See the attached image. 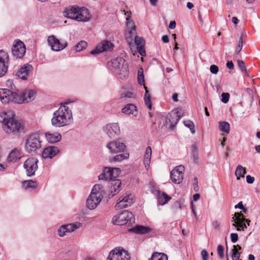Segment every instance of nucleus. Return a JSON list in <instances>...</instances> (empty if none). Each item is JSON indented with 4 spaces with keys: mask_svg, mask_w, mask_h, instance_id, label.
<instances>
[{
    "mask_svg": "<svg viewBox=\"0 0 260 260\" xmlns=\"http://www.w3.org/2000/svg\"><path fill=\"white\" fill-rule=\"evenodd\" d=\"M73 121L71 109L66 104H61L54 111L51 119V124L55 127H61L71 124Z\"/></svg>",
    "mask_w": 260,
    "mask_h": 260,
    "instance_id": "obj_1",
    "label": "nucleus"
},
{
    "mask_svg": "<svg viewBox=\"0 0 260 260\" xmlns=\"http://www.w3.org/2000/svg\"><path fill=\"white\" fill-rule=\"evenodd\" d=\"M14 113L12 111L0 113V122L3 124L4 130L7 133H11L19 131L21 123L14 118Z\"/></svg>",
    "mask_w": 260,
    "mask_h": 260,
    "instance_id": "obj_2",
    "label": "nucleus"
},
{
    "mask_svg": "<svg viewBox=\"0 0 260 260\" xmlns=\"http://www.w3.org/2000/svg\"><path fill=\"white\" fill-rule=\"evenodd\" d=\"M125 60L121 57H117L107 62L109 69L115 74L119 75V78L123 79L128 76V67L125 63Z\"/></svg>",
    "mask_w": 260,
    "mask_h": 260,
    "instance_id": "obj_3",
    "label": "nucleus"
},
{
    "mask_svg": "<svg viewBox=\"0 0 260 260\" xmlns=\"http://www.w3.org/2000/svg\"><path fill=\"white\" fill-rule=\"evenodd\" d=\"M42 141L39 133H34L28 135L25 140V150L30 154H36L42 148Z\"/></svg>",
    "mask_w": 260,
    "mask_h": 260,
    "instance_id": "obj_4",
    "label": "nucleus"
},
{
    "mask_svg": "<svg viewBox=\"0 0 260 260\" xmlns=\"http://www.w3.org/2000/svg\"><path fill=\"white\" fill-rule=\"evenodd\" d=\"M135 218L132 212L124 210L119 214L114 216L112 218L113 224L116 225H124L134 223Z\"/></svg>",
    "mask_w": 260,
    "mask_h": 260,
    "instance_id": "obj_5",
    "label": "nucleus"
},
{
    "mask_svg": "<svg viewBox=\"0 0 260 260\" xmlns=\"http://www.w3.org/2000/svg\"><path fill=\"white\" fill-rule=\"evenodd\" d=\"M128 252L122 247H115L109 253L107 260H130Z\"/></svg>",
    "mask_w": 260,
    "mask_h": 260,
    "instance_id": "obj_6",
    "label": "nucleus"
},
{
    "mask_svg": "<svg viewBox=\"0 0 260 260\" xmlns=\"http://www.w3.org/2000/svg\"><path fill=\"white\" fill-rule=\"evenodd\" d=\"M120 170L117 168L104 167L103 173L99 176V180L112 181L119 175Z\"/></svg>",
    "mask_w": 260,
    "mask_h": 260,
    "instance_id": "obj_7",
    "label": "nucleus"
},
{
    "mask_svg": "<svg viewBox=\"0 0 260 260\" xmlns=\"http://www.w3.org/2000/svg\"><path fill=\"white\" fill-rule=\"evenodd\" d=\"M34 68L29 63H25L16 72V75L20 79L26 80L32 75Z\"/></svg>",
    "mask_w": 260,
    "mask_h": 260,
    "instance_id": "obj_8",
    "label": "nucleus"
},
{
    "mask_svg": "<svg viewBox=\"0 0 260 260\" xmlns=\"http://www.w3.org/2000/svg\"><path fill=\"white\" fill-rule=\"evenodd\" d=\"M38 160L37 158L30 157L24 162L23 167L26 170L28 176H31L35 174L38 169Z\"/></svg>",
    "mask_w": 260,
    "mask_h": 260,
    "instance_id": "obj_9",
    "label": "nucleus"
},
{
    "mask_svg": "<svg viewBox=\"0 0 260 260\" xmlns=\"http://www.w3.org/2000/svg\"><path fill=\"white\" fill-rule=\"evenodd\" d=\"M106 147L111 153H121L126 149L125 145L119 140L113 141L108 143Z\"/></svg>",
    "mask_w": 260,
    "mask_h": 260,
    "instance_id": "obj_10",
    "label": "nucleus"
},
{
    "mask_svg": "<svg viewBox=\"0 0 260 260\" xmlns=\"http://www.w3.org/2000/svg\"><path fill=\"white\" fill-rule=\"evenodd\" d=\"M133 203V196L131 193H126L119 198L115 208L116 209L127 208L131 206Z\"/></svg>",
    "mask_w": 260,
    "mask_h": 260,
    "instance_id": "obj_11",
    "label": "nucleus"
},
{
    "mask_svg": "<svg viewBox=\"0 0 260 260\" xmlns=\"http://www.w3.org/2000/svg\"><path fill=\"white\" fill-rule=\"evenodd\" d=\"M184 167L177 166L170 173V176L172 182L175 184H179L183 179Z\"/></svg>",
    "mask_w": 260,
    "mask_h": 260,
    "instance_id": "obj_12",
    "label": "nucleus"
},
{
    "mask_svg": "<svg viewBox=\"0 0 260 260\" xmlns=\"http://www.w3.org/2000/svg\"><path fill=\"white\" fill-rule=\"evenodd\" d=\"M104 131L110 138H115L120 134V127L117 123L107 124Z\"/></svg>",
    "mask_w": 260,
    "mask_h": 260,
    "instance_id": "obj_13",
    "label": "nucleus"
},
{
    "mask_svg": "<svg viewBox=\"0 0 260 260\" xmlns=\"http://www.w3.org/2000/svg\"><path fill=\"white\" fill-rule=\"evenodd\" d=\"M47 42L51 49H53L54 47H56L57 49H65L68 46L66 42H60L53 35L48 37Z\"/></svg>",
    "mask_w": 260,
    "mask_h": 260,
    "instance_id": "obj_14",
    "label": "nucleus"
},
{
    "mask_svg": "<svg viewBox=\"0 0 260 260\" xmlns=\"http://www.w3.org/2000/svg\"><path fill=\"white\" fill-rule=\"evenodd\" d=\"M94 193H90L86 200V206L90 210L95 209L101 202L102 198L98 195H94Z\"/></svg>",
    "mask_w": 260,
    "mask_h": 260,
    "instance_id": "obj_15",
    "label": "nucleus"
},
{
    "mask_svg": "<svg viewBox=\"0 0 260 260\" xmlns=\"http://www.w3.org/2000/svg\"><path fill=\"white\" fill-rule=\"evenodd\" d=\"M13 91L11 90L0 89V101L4 104L12 103Z\"/></svg>",
    "mask_w": 260,
    "mask_h": 260,
    "instance_id": "obj_16",
    "label": "nucleus"
},
{
    "mask_svg": "<svg viewBox=\"0 0 260 260\" xmlns=\"http://www.w3.org/2000/svg\"><path fill=\"white\" fill-rule=\"evenodd\" d=\"M181 118L180 115L178 112L172 113L167 117L166 124L169 125V127L173 129Z\"/></svg>",
    "mask_w": 260,
    "mask_h": 260,
    "instance_id": "obj_17",
    "label": "nucleus"
},
{
    "mask_svg": "<svg viewBox=\"0 0 260 260\" xmlns=\"http://www.w3.org/2000/svg\"><path fill=\"white\" fill-rule=\"evenodd\" d=\"M90 20V15L87 9L84 8H79L75 20L86 22Z\"/></svg>",
    "mask_w": 260,
    "mask_h": 260,
    "instance_id": "obj_18",
    "label": "nucleus"
},
{
    "mask_svg": "<svg viewBox=\"0 0 260 260\" xmlns=\"http://www.w3.org/2000/svg\"><path fill=\"white\" fill-rule=\"evenodd\" d=\"M59 149L55 146H50L44 149L42 152V156L44 158H51L58 152Z\"/></svg>",
    "mask_w": 260,
    "mask_h": 260,
    "instance_id": "obj_19",
    "label": "nucleus"
},
{
    "mask_svg": "<svg viewBox=\"0 0 260 260\" xmlns=\"http://www.w3.org/2000/svg\"><path fill=\"white\" fill-rule=\"evenodd\" d=\"M129 231L138 235H145L150 233L152 229L149 226L138 225L130 229Z\"/></svg>",
    "mask_w": 260,
    "mask_h": 260,
    "instance_id": "obj_20",
    "label": "nucleus"
},
{
    "mask_svg": "<svg viewBox=\"0 0 260 260\" xmlns=\"http://www.w3.org/2000/svg\"><path fill=\"white\" fill-rule=\"evenodd\" d=\"M79 8L77 6H70L64 10L63 15L69 18L75 20Z\"/></svg>",
    "mask_w": 260,
    "mask_h": 260,
    "instance_id": "obj_21",
    "label": "nucleus"
},
{
    "mask_svg": "<svg viewBox=\"0 0 260 260\" xmlns=\"http://www.w3.org/2000/svg\"><path fill=\"white\" fill-rule=\"evenodd\" d=\"M21 156L20 151L17 148H15L9 154L7 161L9 162H16L20 159Z\"/></svg>",
    "mask_w": 260,
    "mask_h": 260,
    "instance_id": "obj_22",
    "label": "nucleus"
},
{
    "mask_svg": "<svg viewBox=\"0 0 260 260\" xmlns=\"http://www.w3.org/2000/svg\"><path fill=\"white\" fill-rule=\"evenodd\" d=\"M110 191L112 197L117 194L121 190V181L119 179H114L111 181Z\"/></svg>",
    "mask_w": 260,
    "mask_h": 260,
    "instance_id": "obj_23",
    "label": "nucleus"
},
{
    "mask_svg": "<svg viewBox=\"0 0 260 260\" xmlns=\"http://www.w3.org/2000/svg\"><path fill=\"white\" fill-rule=\"evenodd\" d=\"M121 111L123 113L127 115H133L136 117L138 114L136 106L134 104H128L124 107H123Z\"/></svg>",
    "mask_w": 260,
    "mask_h": 260,
    "instance_id": "obj_24",
    "label": "nucleus"
},
{
    "mask_svg": "<svg viewBox=\"0 0 260 260\" xmlns=\"http://www.w3.org/2000/svg\"><path fill=\"white\" fill-rule=\"evenodd\" d=\"M24 95V101L25 103H28L33 101L36 97V92L31 89H25L22 91Z\"/></svg>",
    "mask_w": 260,
    "mask_h": 260,
    "instance_id": "obj_25",
    "label": "nucleus"
},
{
    "mask_svg": "<svg viewBox=\"0 0 260 260\" xmlns=\"http://www.w3.org/2000/svg\"><path fill=\"white\" fill-rule=\"evenodd\" d=\"M45 136L47 141L51 143L59 142L61 139V135L58 133H46Z\"/></svg>",
    "mask_w": 260,
    "mask_h": 260,
    "instance_id": "obj_26",
    "label": "nucleus"
},
{
    "mask_svg": "<svg viewBox=\"0 0 260 260\" xmlns=\"http://www.w3.org/2000/svg\"><path fill=\"white\" fill-rule=\"evenodd\" d=\"M24 95H23L22 91L21 92H13L12 96V103L15 104H22L24 103Z\"/></svg>",
    "mask_w": 260,
    "mask_h": 260,
    "instance_id": "obj_27",
    "label": "nucleus"
},
{
    "mask_svg": "<svg viewBox=\"0 0 260 260\" xmlns=\"http://www.w3.org/2000/svg\"><path fill=\"white\" fill-rule=\"evenodd\" d=\"M136 31L129 30H126L125 32V39L126 42L128 44L129 47L132 49V47L134 46L133 45V41L134 38H135V36H136Z\"/></svg>",
    "mask_w": 260,
    "mask_h": 260,
    "instance_id": "obj_28",
    "label": "nucleus"
},
{
    "mask_svg": "<svg viewBox=\"0 0 260 260\" xmlns=\"http://www.w3.org/2000/svg\"><path fill=\"white\" fill-rule=\"evenodd\" d=\"M151 153V148L150 146L147 147L144 157V164L147 170L150 165Z\"/></svg>",
    "mask_w": 260,
    "mask_h": 260,
    "instance_id": "obj_29",
    "label": "nucleus"
},
{
    "mask_svg": "<svg viewBox=\"0 0 260 260\" xmlns=\"http://www.w3.org/2000/svg\"><path fill=\"white\" fill-rule=\"evenodd\" d=\"M171 198L167 195V194L165 192H162L161 194H160V192L158 195V202L159 204L161 205H164L167 204L170 200Z\"/></svg>",
    "mask_w": 260,
    "mask_h": 260,
    "instance_id": "obj_30",
    "label": "nucleus"
},
{
    "mask_svg": "<svg viewBox=\"0 0 260 260\" xmlns=\"http://www.w3.org/2000/svg\"><path fill=\"white\" fill-rule=\"evenodd\" d=\"M114 47V44L110 41L105 40L98 44L95 49H112Z\"/></svg>",
    "mask_w": 260,
    "mask_h": 260,
    "instance_id": "obj_31",
    "label": "nucleus"
},
{
    "mask_svg": "<svg viewBox=\"0 0 260 260\" xmlns=\"http://www.w3.org/2000/svg\"><path fill=\"white\" fill-rule=\"evenodd\" d=\"M144 89L145 90V93L144 97L145 103V105L148 107V108L149 110H151V108H152V104H151V100H150L151 95L149 93V90L146 86H144Z\"/></svg>",
    "mask_w": 260,
    "mask_h": 260,
    "instance_id": "obj_32",
    "label": "nucleus"
},
{
    "mask_svg": "<svg viewBox=\"0 0 260 260\" xmlns=\"http://www.w3.org/2000/svg\"><path fill=\"white\" fill-rule=\"evenodd\" d=\"M145 44V42L143 38L138 36H135L133 45H136L137 46V49H144Z\"/></svg>",
    "mask_w": 260,
    "mask_h": 260,
    "instance_id": "obj_33",
    "label": "nucleus"
},
{
    "mask_svg": "<svg viewBox=\"0 0 260 260\" xmlns=\"http://www.w3.org/2000/svg\"><path fill=\"white\" fill-rule=\"evenodd\" d=\"M103 186L101 184H95L93 187L91 193H94V195L103 198Z\"/></svg>",
    "mask_w": 260,
    "mask_h": 260,
    "instance_id": "obj_34",
    "label": "nucleus"
},
{
    "mask_svg": "<svg viewBox=\"0 0 260 260\" xmlns=\"http://www.w3.org/2000/svg\"><path fill=\"white\" fill-rule=\"evenodd\" d=\"M246 173L245 169L241 165H238L235 171V175L237 179L239 180L241 177H244Z\"/></svg>",
    "mask_w": 260,
    "mask_h": 260,
    "instance_id": "obj_35",
    "label": "nucleus"
},
{
    "mask_svg": "<svg viewBox=\"0 0 260 260\" xmlns=\"http://www.w3.org/2000/svg\"><path fill=\"white\" fill-rule=\"evenodd\" d=\"M129 156V154L127 153H122L117 154L114 157L110 158V161H121L124 159H127Z\"/></svg>",
    "mask_w": 260,
    "mask_h": 260,
    "instance_id": "obj_36",
    "label": "nucleus"
},
{
    "mask_svg": "<svg viewBox=\"0 0 260 260\" xmlns=\"http://www.w3.org/2000/svg\"><path fill=\"white\" fill-rule=\"evenodd\" d=\"M81 223L80 222H76L74 223H70L65 224L67 231L68 233H71L77 229L79 228L81 226Z\"/></svg>",
    "mask_w": 260,
    "mask_h": 260,
    "instance_id": "obj_37",
    "label": "nucleus"
},
{
    "mask_svg": "<svg viewBox=\"0 0 260 260\" xmlns=\"http://www.w3.org/2000/svg\"><path fill=\"white\" fill-rule=\"evenodd\" d=\"M151 260H168V256L164 253L154 252L151 256Z\"/></svg>",
    "mask_w": 260,
    "mask_h": 260,
    "instance_id": "obj_38",
    "label": "nucleus"
},
{
    "mask_svg": "<svg viewBox=\"0 0 260 260\" xmlns=\"http://www.w3.org/2000/svg\"><path fill=\"white\" fill-rule=\"evenodd\" d=\"M9 57L8 53L4 50H0V63H9Z\"/></svg>",
    "mask_w": 260,
    "mask_h": 260,
    "instance_id": "obj_39",
    "label": "nucleus"
},
{
    "mask_svg": "<svg viewBox=\"0 0 260 260\" xmlns=\"http://www.w3.org/2000/svg\"><path fill=\"white\" fill-rule=\"evenodd\" d=\"M242 219H238L237 222H234L233 223V226L237 227L238 231H244L247 229L246 224L244 222L241 221Z\"/></svg>",
    "mask_w": 260,
    "mask_h": 260,
    "instance_id": "obj_40",
    "label": "nucleus"
},
{
    "mask_svg": "<svg viewBox=\"0 0 260 260\" xmlns=\"http://www.w3.org/2000/svg\"><path fill=\"white\" fill-rule=\"evenodd\" d=\"M23 186L25 189L28 188H35L37 186V182L31 180H28L23 182Z\"/></svg>",
    "mask_w": 260,
    "mask_h": 260,
    "instance_id": "obj_41",
    "label": "nucleus"
},
{
    "mask_svg": "<svg viewBox=\"0 0 260 260\" xmlns=\"http://www.w3.org/2000/svg\"><path fill=\"white\" fill-rule=\"evenodd\" d=\"M220 131L229 134L230 132V124L228 122H222L219 123Z\"/></svg>",
    "mask_w": 260,
    "mask_h": 260,
    "instance_id": "obj_42",
    "label": "nucleus"
},
{
    "mask_svg": "<svg viewBox=\"0 0 260 260\" xmlns=\"http://www.w3.org/2000/svg\"><path fill=\"white\" fill-rule=\"evenodd\" d=\"M12 54L16 58H22L24 55L26 50H11Z\"/></svg>",
    "mask_w": 260,
    "mask_h": 260,
    "instance_id": "obj_43",
    "label": "nucleus"
},
{
    "mask_svg": "<svg viewBox=\"0 0 260 260\" xmlns=\"http://www.w3.org/2000/svg\"><path fill=\"white\" fill-rule=\"evenodd\" d=\"M12 49H26L25 44L20 40H16L13 44Z\"/></svg>",
    "mask_w": 260,
    "mask_h": 260,
    "instance_id": "obj_44",
    "label": "nucleus"
},
{
    "mask_svg": "<svg viewBox=\"0 0 260 260\" xmlns=\"http://www.w3.org/2000/svg\"><path fill=\"white\" fill-rule=\"evenodd\" d=\"M138 81L140 85H144V86H145L144 85L145 79L143 74V70L142 68L140 69L138 72Z\"/></svg>",
    "mask_w": 260,
    "mask_h": 260,
    "instance_id": "obj_45",
    "label": "nucleus"
},
{
    "mask_svg": "<svg viewBox=\"0 0 260 260\" xmlns=\"http://www.w3.org/2000/svg\"><path fill=\"white\" fill-rule=\"evenodd\" d=\"M126 29L127 30L136 31V26L134 22L128 18H126Z\"/></svg>",
    "mask_w": 260,
    "mask_h": 260,
    "instance_id": "obj_46",
    "label": "nucleus"
},
{
    "mask_svg": "<svg viewBox=\"0 0 260 260\" xmlns=\"http://www.w3.org/2000/svg\"><path fill=\"white\" fill-rule=\"evenodd\" d=\"M237 63L238 67L241 70V72L243 73H244L246 76L248 77L249 76V75L245 68L244 62L242 60L238 59Z\"/></svg>",
    "mask_w": 260,
    "mask_h": 260,
    "instance_id": "obj_47",
    "label": "nucleus"
},
{
    "mask_svg": "<svg viewBox=\"0 0 260 260\" xmlns=\"http://www.w3.org/2000/svg\"><path fill=\"white\" fill-rule=\"evenodd\" d=\"M9 63H0V77L6 75L8 70Z\"/></svg>",
    "mask_w": 260,
    "mask_h": 260,
    "instance_id": "obj_48",
    "label": "nucleus"
},
{
    "mask_svg": "<svg viewBox=\"0 0 260 260\" xmlns=\"http://www.w3.org/2000/svg\"><path fill=\"white\" fill-rule=\"evenodd\" d=\"M58 235L60 237H63L68 233L65 225L60 226L57 230Z\"/></svg>",
    "mask_w": 260,
    "mask_h": 260,
    "instance_id": "obj_49",
    "label": "nucleus"
},
{
    "mask_svg": "<svg viewBox=\"0 0 260 260\" xmlns=\"http://www.w3.org/2000/svg\"><path fill=\"white\" fill-rule=\"evenodd\" d=\"M184 124L185 126L189 128L192 134L195 132L194 130V125L192 121L190 120L185 121H184Z\"/></svg>",
    "mask_w": 260,
    "mask_h": 260,
    "instance_id": "obj_50",
    "label": "nucleus"
},
{
    "mask_svg": "<svg viewBox=\"0 0 260 260\" xmlns=\"http://www.w3.org/2000/svg\"><path fill=\"white\" fill-rule=\"evenodd\" d=\"M121 98H133L135 97L133 92L129 91H125L121 93Z\"/></svg>",
    "mask_w": 260,
    "mask_h": 260,
    "instance_id": "obj_51",
    "label": "nucleus"
},
{
    "mask_svg": "<svg viewBox=\"0 0 260 260\" xmlns=\"http://www.w3.org/2000/svg\"><path fill=\"white\" fill-rule=\"evenodd\" d=\"M243 218H244V217L242 213H235L234 217L232 218V221L234 222H237L238 219H242Z\"/></svg>",
    "mask_w": 260,
    "mask_h": 260,
    "instance_id": "obj_52",
    "label": "nucleus"
},
{
    "mask_svg": "<svg viewBox=\"0 0 260 260\" xmlns=\"http://www.w3.org/2000/svg\"><path fill=\"white\" fill-rule=\"evenodd\" d=\"M75 47L77 49H86L87 43L84 41H81L76 44Z\"/></svg>",
    "mask_w": 260,
    "mask_h": 260,
    "instance_id": "obj_53",
    "label": "nucleus"
},
{
    "mask_svg": "<svg viewBox=\"0 0 260 260\" xmlns=\"http://www.w3.org/2000/svg\"><path fill=\"white\" fill-rule=\"evenodd\" d=\"M233 252L232 255V257L233 260H239L240 256V252H239L237 250L233 249Z\"/></svg>",
    "mask_w": 260,
    "mask_h": 260,
    "instance_id": "obj_54",
    "label": "nucleus"
},
{
    "mask_svg": "<svg viewBox=\"0 0 260 260\" xmlns=\"http://www.w3.org/2000/svg\"><path fill=\"white\" fill-rule=\"evenodd\" d=\"M224 247L221 245H219L217 247V254L220 258L223 257Z\"/></svg>",
    "mask_w": 260,
    "mask_h": 260,
    "instance_id": "obj_55",
    "label": "nucleus"
},
{
    "mask_svg": "<svg viewBox=\"0 0 260 260\" xmlns=\"http://www.w3.org/2000/svg\"><path fill=\"white\" fill-rule=\"evenodd\" d=\"M221 97H222V99H221L222 102L225 104V103H228V102L229 100L230 94L227 92H226V93L223 92L221 94Z\"/></svg>",
    "mask_w": 260,
    "mask_h": 260,
    "instance_id": "obj_56",
    "label": "nucleus"
},
{
    "mask_svg": "<svg viewBox=\"0 0 260 260\" xmlns=\"http://www.w3.org/2000/svg\"><path fill=\"white\" fill-rule=\"evenodd\" d=\"M210 70L212 74H216L219 70L218 67L217 66L212 64L210 66Z\"/></svg>",
    "mask_w": 260,
    "mask_h": 260,
    "instance_id": "obj_57",
    "label": "nucleus"
},
{
    "mask_svg": "<svg viewBox=\"0 0 260 260\" xmlns=\"http://www.w3.org/2000/svg\"><path fill=\"white\" fill-rule=\"evenodd\" d=\"M231 241L235 243L237 241L238 239V235L237 233H232L231 234Z\"/></svg>",
    "mask_w": 260,
    "mask_h": 260,
    "instance_id": "obj_58",
    "label": "nucleus"
},
{
    "mask_svg": "<svg viewBox=\"0 0 260 260\" xmlns=\"http://www.w3.org/2000/svg\"><path fill=\"white\" fill-rule=\"evenodd\" d=\"M107 50H92L90 53L92 55H96Z\"/></svg>",
    "mask_w": 260,
    "mask_h": 260,
    "instance_id": "obj_59",
    "label": "nucleus"
},
{
    "mask_svg": "<svg viewBox=\"0 0 260 260\" xmlns=\"http://www.w3.org/2000/svg\"><path fill=\"white\" fill-rule=\"evenodd\" d=\"M201 255L202 256L203 260H208V253L207 251L205 250L202 251Z\"/></svg>",
    "mask_w": 260,
    "mask_h": 260,
    "instance_id": "obj_60",
    "label": "nucleus"
},
{
    "mask_svg": "<svg viewBox=\"0 0 260 260\" xmlns=\"http://www.w3.org/2000/svg\"><path fill=\"white\" fill-rule=\"evenodd\" d=\"M254 181V178L251 177L250 175H247L246 176V181L249 184H252Z\"/></svg>",
    "mask_w": 260,
    "mask_h": 260,
    "instance_id": "obj_61",
    "label": "nucleus"
},
{
    "mask_svg": "<svg viewBox=\"0 0 260 260\" xmlns=\"http://www.w3.org/2000/svg\"><path fill=\"white\" fill-rule=\"evenodd\" d=\"M242 39H243V34H241L240 36V37L239 43L238 44V48L239 49H242L243 46V41Z\"/></svg>",
    "mask_w": 260,
    "mask_h": 260,
    "instance_id": "obj_62",
    "label": "nucleus"
},
{
    "mask_svg": "<svg viewBox=\"0 0 260 260\" xmlns=\"http://www.w3.org/2000/svg\"><path fill=\"white\" fill-rule=\"evenodd\" d=\"M226 67L228 68H229L230 70H233L234 68V65L232 60H229L226 63Z\"/></svg>",
    "mask_w": 260,
    "mask_h": 260,
    "instance_id": "obj_63",
    "label": "nucleus"
},
{
    "mask_svg": "<svg viewBox=\"0 0 260 260\" xmlns=\"http://www.w3.org/2000/svg\"><path fill=\"white\" fill-rule=\"evenodd\" d=\"M161 40H162V41L165 43H168L169 41V37L167 35L163 36Z\"/></svg>",
    "mask_w": 260,
    "mask_h": 260,
    "instance_id": "obj_64",
    "label": "nucleus"
}]
</instances>
